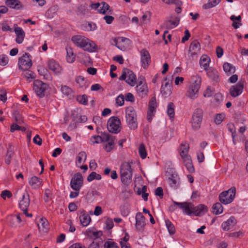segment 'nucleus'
Instances as JSON below:
<instances>
[{"label":"nucleus","instance_id":"f257e3e1","mask_svg":"<svg viewBox=\"0 0 248 248\" xmlns=\"http://www.w3.org/2000/svg\"><path fill=\"white\" fill-rule=\"evenodd\" d=\"M71 40L75 45L85 51L89 52H93L96 51L97 46L95 43L84 36L78 35H75L72 37Z\"/></svg>","mask_w":248,"mask_h":248},{"label":"nucleus","instance_id":"f03ea898","mask_svg":"<svg viewBox=\"0 0 248 248\" xmlns=\"http://www.w3.org/2000/svg\"><path fill=\"white\" fill-rule=\"evenodd\" d=\"M202 78L200 76L195 75L192 78V83L188 88L186 95L192 100L197 98L201 88Z\"/></svg>","mask_w":248,"mask_h":248},{"label":"nucleus","instance_id":"7ed1b4c3","mask_svg":"<svg viewBox=\"0 0 248 248\" xmlns=\"http://www.w3.org/2000/svg\"><path fill=\"white\" fill-rule=\"evenodd\" d=\"M126 121L129 128L135 130L138 127L137 114L133 107L129 106L125 109Z\"/></svg>","mask_w":248,"mask_h":248},{"label":"nucleus","instance_id":"20e7f679","mask_svg":"<svg viewBox=\"0 0 248 248\" xmlns=\"http://www.w3.org/2000/svg\"><path fill=\"white\" fill-rule=\"evenodd\" d=\"M236 193V188L232 186L228 190L224 191L219 195L220 202L224 204L231 203L234 200Z\"/></svg>","mask_w":248,"mask_h":248},{"label":"nucleus","instance_id":"39448f33","mask_svg":"<svg viewBox=\"0 0 248 248\" xmlns=\"http://www.w3.org/2000/svg\"><path fill=\"white\" fill-rule=\"evenodd\" d=\"M121 178L122 183L126 184L132 179V172L130 164L128 162L123 163L120 168Z\"/></svg>","mask_w":248,"mask_h":248},{"label":"nucleus","instance_id":"423d86ee","mask_svg":"<svg viewBox=\"0 0 248 248\" xmlns=\"http://www.w3.org/2000/svg\"><path fill=\"white\" fill-rule=\"evenodd\" d=\"M121 123L120 120L116 116L111 117L107 123V128L109 132L117 134L121 131Z\"/></svg>","mask_w":248,"mask_h":248},{"label":"nucleus","instance_id":"0eeeda50","mask_svg":"<svg viewBox=\"0 0 248 248\" xmlns=\"http://www.w3.org/2000/svg\"><path fill=\"white\" fill-rule=\"evenodd\" d=\"M203 113L202 108H197L194 110L191 120V125L193 129L198 130L201 127Z\"/></svg>","mask_w":248,"mask_h":248},{"label":"nucleus","instance_id":"6e6552de","mask_svg":"<svg viewBox=\"0 0 248 248\" xmlns=\"http://www.w3.org/2000/svg\"><path fill=\"white\" fill-rule=\"evenodd\" d=\"M119 79L124 80L126 83L134 86L136 83V76L134 73L128 69H124L123 70L122 76L119 78Z\"/></svg>","mask_w":248,"mask_h":248},{"label":"nucleus","instance_id":"1a4fd4ad","mask_svg":"<svg viewBox=\"0 0 248 248\" xmlns=\"http://www.w3.org/2000/svg\"><path fill=\"white\" fill-rule=\"evenodd\" d=\"M113 41L114 43V45L123 51L128 49L131 44V41L129 39L124 37L115 38L113 39Z\"/></svg>","mask_w":248,"mask_h":248},{"label":"nucleus","instance_id":"9d476101","mask_svg":"<svg viewBox=\"0 0 248 248\" xmlns=\"http://www.w3.org/2000/svg\"><path fill=\"white\" fill-rule=\"evenodd\" d=\"M48 87V85L39 80H35L33 82V90L37 96L43 98L45 96V92Z\"/></svg>","mask_w":248,"mask_h":248},{"label":"nucleus","instance_id":"9b49d317","mask_svg":"<svg viewBox=\"0 0 248 248\" xmlns=\"http://www.w3.org/2000/svg\"><path fill=\"white\" fill-rule=\"evenodd\" d=\"M174 205H177L182 210L183 213L188 216L194 215V204L191 202H179L175 201L173 202Z\"/></svg>","mask_w":248,"mask_h":248},{"label":"nucleus","instance_id":"f8f14e48","mask_svg":"<svg viewBox=\"0 0 248 248\" xmlns=\"http://www.w3.org/2000/svg\"><path fill=\"white\" fill-rule=\"evenodd\" d=\"M83 184V178L79 172L75 174L70 181V186L74 190H80Z\"/></svg>","mask_w":248,"mask_h":248},{"label":"nucleus","instance_id":"ddd939ff","mask_svg":"<svg viewBox=\"0 0 248 248\" xmlns=\"http://www.w3.org/2000/svg\"><path fill=\"white\" fill-rule=\"evenodd\" d=\"M18 65L19 68L23 70L29 69L31 66V60L30 55L26 53L25 55L19 58Z\"/></svg>","mask_w":248,"mask_h":248},{"label":"nucleus","instance_id":"4468645a","mask_svg":"<svg viewBox=\"0 0 248 248\" xmlns=\"http://www.w3.org/2000/svg\"><path fill=\"white\" fill-rule=\"evenodd\" d=\"M136 90L139 96L141 97H143L147 94L148 90L146 84L144 82L143 77L139 78Z\"/></svg>","mask_w":248,"mask_h":248},{"label":"nucleus","instance_id":"2eb2a0df","mask_svg":"<svg viewBox=\"0 0 248 248\" xmlns=\"http://www.w3.org/2000/svg\"><path fill=\"white\" fill-rule=\"evenodd\" d=\"M30 204V199L29 194L26 192L22 194V198L18 201L19 208L23 213H27Z\"/></svg>","mask_w":248,"mask_h":248},{"label":"nucleus","instance_id":"dca6fc26","mask_svg":"<svg viewBox=\"0 0 248 248\" xmlns=\"http://www.w3.org/2000/svg\"><path fill=\"white\" fill-rule=\"evenodd\" d=\"M165 83H163L160 89V92L163 97L166 98L171 93L172 82L167 81V78H164Z\"/></svg>","mask_w":248,"mask_h":248},{"label":"nucleus","instance_id":"f3484780","mask_svg":"<svg viewBox=\"0 0 248 248\" xmlns=\"http://www.w3.org/2000/svg\"><path fill=\"white\" fill-rule=\"evenodd\" d=\"M157 108L156 100L155 97L151 98L149 102L148 110L147 112V119L149 122H151L152 120V117L154 116L156 112Z\"/></svg>","mask_w":248,"mask_h":248},{"label":"nucleus","instance_id":"a211bd4d","mask_svg":"<svg viewBox=\"0 0 248 248\" xmlns=\"http://www.w3.org/2000/svg\"><path fill=\"white\" fill-rule=\"evenodd\" d=\"M244 84L242 82L239 81L237 84L232 86L230 89V93L233 97L240 95L243 92Z\"/></svg>","mask_w":248,"mask_h":248},{"label":"nucleus","instance_id":"6ab92c4d","mask_svg":"<svg viewBox=\"0 0 248 248\" xmlns=\"http://www.w3.org/2000/svg\"><path fill=\"white\" fill-rule=\"evenodd\" d=\"M140 54L141 66L145 69L148 66L150 62V55L149 52L145 49H141L140 51Z\"/></svg>","mask_w":248,"mask_h":248},{"label":"nucleus","instance_id":"aec40b11","mask_svg":"<svg viewBox=\"0 0 248 248\" xmlns=\"http://www.w3.org/2000/svg\"><path fill=\"white\" fill-rule=\"evenodd\" d=\"M200 50L201 45L197 41H194L191 43L189 46V52L192 58L194 57L197 58L198 54L200 53Z\"/></svg>","mask_w":248,"mask_h":248},{"label":"nucleus","instance_id":"412c9836","mask_svg":"<svg viewBox=\"0 0 248 248\" xmlns=\"http://www.w3.org/2000/svg\"><path fill=\"white\" fill-rule=\"evenodd\" d=\"M48 68L55 74L59 75L62 73V69L60 64L53 59L49 60L47 62Z\"/></svg>","mask_w":248,"mask_h":248},{"label":"nucleus","instance_id":"4be33fe9","mask_svg":"<svg viewBox=\"0 0 248 248\" xmlns=\"http://www.w3.org/2000/svg\"><path fill=\"white\" fill-rule=\"evenodd\" d=\"M145 225V218L140 212L137 213L136 216V227L139 230L143 229Z\"/></svg>","mask_w":248,"mask_h":248},{"label":"nucleus","instance_id":"5701e85b","mask_svg":"<svg viewBox=\"0 0 248 248\" xmlns=\"http://www.w3.org/2000/svg\"><path fill=\"white\" fill-rule=\"evenodd\" d=\"M79 218L81 225L83 227L87 226L91 220L90 216L85 210H83L80 212V215Z\"/></svg>","mask_w":248,"mask_h":248},{"label":"nucleus","instance_id":"b1692460","mask_svg":"<svg viewBox=\"0 0 248 248\" xmlns=\"http://www.w3.org/2000/svg\"><path fill=\"white\" fill-rule=\"evenodd\" d=\"M16 35V42L18 44H21L24 39L25 33L23 30L19 27H16L14 29Z\"/></svg>","mask_w":248,"mask_h":248},{"label":"nucleus","instance_id":"393cba45","mask_svg":"<svg viewBox=\"0 0 248 248\" xmlns=\"http://www.w3.org/2000/svg\"><path fill=\"white\" fill-rule=\"evenodd\" d=\"M180 19L176 17L174 19H170L165 20L164 22V26L168 29H172L177 27L179 23Z\"/></svg>","mask_w":248,"mask_h":248},{"label":"nucleus","instance_id":"a878e982","mask_svg":"<svg viewBox=\"0 0 248 248\" xmlns=\"http://www.w3.org/2000/svg\"><path fill=\"white\" fill-rule=\"evenodd\" d=\"M179 178L176 174H172L168 179V183L170 186L174 189H176L179 186Z\"/></svg>","mask_w":248,"mask_h":248},{"label":"nucleus","instance_id":"bb28decb","mask_svg":"<svg viewBox=\"0 0 248 248\" xmlns=\"http://www.w3.org/2000/svg\"><path fill=\"white\" fill-rule=\"evenodd\" d=\"M37 225L40 231L46 232L48 230V222L45 218H40Z\"/></svg>","mask_w":248,"mask_h":248},{"label":"nucleus","instance_id":"cd10ccee","mask_svg":"<svg viewBox=\"0 0 248 248\" xmlns=\"http://www.w3.org/2000/svg\"><path fill=\"white\" fill-rule=\"evenodd\" d=\"M163 1L167 4H174L176 5L175 11L177 14H180L181 12V5L182 2L180 0H162Z\"/></svg>","mask_w":248,"mask_h":248},{"label":"nucleus","instance_id":"c85d7f7f","mask_svg":"<svg viewBox=\"0 0 248 248\" xmlns=\"http://www.w3.org/2000/svg\"><path fill=\"white\" fill-rule=\"evenodd\" d=\"M210 62V58L207 55H202L200 60V64L202 68L204 70H207L209 66V63Z\"/></svg>","mask_w":248,"mask_h":248},{"label":"nucleus","instance_id":"c756f323","mask_svg":"<svg viewBox=\"0 0 248 248\" xmlns=\"http://www.w3.org/2000/svg\"><path fill=\"white\" fill-rule=\"evenodd\" d=\"M234 217H231L227 221L223 222L221 224V228L224 231H228L231 227L234 224Z\"/></svg>","mask_w":248,"mask_h":248},{"label":"nucleus","instance_id":"7c9ffc66","mask_svg":"<svg viewBox=\"0 0 248 248\" xmlns=\"http://www.w3.org/2000/svg\"><path fill=\"white\" fill-rule=\"evenodd\" d=\"M42 183V180L37 176H33L29 180L30 185L34 189L39 187Z\"/></svg>","mask_w":248,"mask_h":248},{"label":"nucleus","instance_id":"2f4dec72","mask_svg":"<svg viewBox=\"0 0 248 248\" xmlns=\"http://www.w3.org/2000/svg\"><path fill=\"white\" fill-rule=\"evenodd\" d=\"M194 215L198 216L204 214L207 211V207L203 204H200L197 206L194 205Z\"/></svg>","mask_w":248,"mask_h":248},{"label":"nucleus","instance_id":"473e14b6","mask_svg":"<svg viewBox=\"0 0 248 248\" xmlns=\"http://www.w3.org/2000/svg\"><path fill=\"white\" fill-rule=\"evenodd\" d=\"M223 68L224 72L228 76L233 74L235 71V67L228 62L224 63L223 65Z\"/></svg>","mask_w":248,"mask_h":248},{"label":"nucleus","instance_id":"72a5a7b5","mask_svg":"<svg viewBox=\"0 0 248 248\" xmlns=\"http://www.w3.org/2000/svg\"><path fill=\"white\" fill-rule=\"evenodd\" d=\"M205 70L206 71L207 75L209 78L214 81L217 80L218 78V76L217 74V72L215 69L210 67Z\"/></svg>","mask_w":248,"mask_h":248},{"label":"nucleus","instance_id":"f704fd0d","mask_svg":"<svg viewBox=\"0 0 248 248\" xmlns=\"http://www.w3.org/2000/svg\"><path fill=\"white\" fill-rule=\"evenodd\" d=\"M242 16H230V19L232 21V27L237 29L242 25L241 22Z\"/></svg>","mask_w":248,"mask_h":248},{"label":"nucleus","instance_id":"c9c22d12","mask_svg":"<svg viewBox=\"0 0 248 248\" xmlns=\"http://www.w3.org/2000/svg\"><path fill=\"white\" fill-rule=\"evenodd\" d=\"M174 107V105L172 102L169 103L167 106V113L171 121L173 120L175 116Z\"/></svg>","mask_w":248,"mask_h":248},{"label":"nucleus","instance_id":"e433bc0d","mask_svg":"<svg viewBox=\"0 0 248 248\" xmlns=\"http://www.w3.org/2000/svg\"><path fill=\"white\" fill-rule=\"evenodd\" d=\"M86 154L84 152H79L76 157V164L78 167H80V165L84 163L86 159Z\"/></svg>","mask_w":248,"mask_h":248},{"label":"nucleus","instance_id":"4c0bfd02","mask_svg":"<svg viewBox=\"0 0 248 248\" xmlns=\"http://www.w3.org/2000/svg\"><path fill=\"white\" fill-rule=\"evenodd\" d=\"M67 56L66 60L68 62L72 63L75 60V56L73 53V51L71 47L66 48Z\"/></svg>","mask_w":248,"mask_h":248},{"label":"nucleus","instance_id":"58836bf2","mask_svg":"<svg viewBox=\"0 0 248 248\" xmlns=\"http://www.w3.org/2000/svg\"><path fill=\"white\" fill-rule=\"evenodd\" d=\"M213 212L216 215H218L222 213L223 212V206L221 203L219 202H217L214 204L212 207Z\"/></svg>","mask_w":248,"mask_h":248},{"label":"nucleus","instance_id":"ea45409f","mask_svg":"<svg viewBox=\"0 0 248 248\" xmlns=\"http://www.w3.org/2000/svg\"><path fill=\"white\" fill-rule=\"evenodd\" d=\"M184 164L189 172L192 173L194 171V168L192 164V161L190 158H187L184 160Z\"/></svg>","mask_w":248,"mask_h":248},{"label":"nucleus","instance_id":"a19ab883","mask_svg":"<svg viewBox=\"0 0 248 248\" xmlns=\"http://www.w3.org/2000/svg\"><path fill=\"white\" fill-rule=\"evenodd\" d=\"M221 0H208V2L203 5L204 9H210L217 6Z\"/></svg>","mask_w":248,"mask_h":248},{"label":"nucleus","instance_id":"79ce46f5","mask_svg":"<svg viewBox=\"0 0 248 248\" xmlns=\"http://www.w3.org/2000/svg\"><path fill=\"white\" fill-rule=\"evenodd\" d=\"M13 117L16 123L19 124H24V122L23 118L20 114V113H19V112H18V111H15L14 112V113H13Z\"/></svg>","mask_w":248,"mask_h":248},{"label":"nucleus","instance_id":"37998d69","mask_svg":"<svg viewBox=\"0 0 248 248\" xmlns=\"http://www.w3.org/2000/svg\"><path fill=\"white\" fill-rule=\"evenodd\" d=\"M99 10V13L102 14H105L106 13L109 14L110 11L109 10V6L106 2H102L101 5Z\"/></svg>","mask_w":248,"mask_h":248},{"label":"nucleus","instance_id":"c03bdc74","mask_svg":"<svg viewBox=\"0 0 248 248\" xmlns=\"http://www.w3.org/2000/svg\"><path fill=\"white\" fill-rule=\"evenodd\" d=\"M165 224L169 233L174 234L175 232V229L171 222L169 219H167L165 220Z\"/></svg>","mask_w":248,"mask_h":248},{"label":"nucleus","instance_id":"a18cd8bd","mask_svg":"<svg viewBox=\"0 0 248 248\" xmlns=\"http://www.w3.org/2000/svg\"><path fill=\"white\" fill-rule=\"evenodd\" d=\"M102 178L101 175L97 173L95 171L92 172L87 177V181L88 182H92L93 180H100Z\"/></svg>","mask_w":248,"mask_h":248},{"label":"nucleus","instance_id":"49530a36","mask_svg":"<svg viewBox=\"0 0 248 248\" xmlns=\"http://www.w3.org/2000/svg\"><path fill=\"white\" fill-rule=\"evenodd\" d=\"M6 3L10 8L19 9V2L16 0H6Z\"/></svg>","mask_w":248,"mask_h":248},{"label":"nucleus","instance_id":"de8ad7c7","mask_svg":"<svg viewBox=\"0 0 248 248\" xmlns=\"http://www.w3.org/2000/svg\"><path fill=\"white\" fill-rule=\"evenodd\" d=\"M139 153L140 157L142 159H145L147 156V151L143 143H141L140 145L139 148Z\"/></svg>","mask_w":248,"mask_h":248},{"label":"nucleus","instance_id":"09e8293b","mask_svg":"<svg viewBox=\"0 0 248 248\" xmlns=\"http://www.w3.org/2000/svg\"><path fill=\"white\" fill-rule=\"evenodd\" d=\"M100 136L101 140L102 142H109L111 140H115V137L110 135L107 133H103Z\"/></svg>","mask_w":248,"mask_h":248},{"label":"nucleus","instance_id":"8fccbe9b","mask_svg":"<svg viewBox=\"0 0 248 248\" xmlns=\"http://www.w3.org/2000/svg\"><path fill=\"white\" fill-rule=\"evenodd\" d=\"M14 154L13 150L11 149V147L8 149L7 154L5 158V162L6 164L9 165L11 163V159Z\"/></svg>","mask_w":248,"mask_h":248},{"label":"nucleus","instance_id":"3c124183","mask_svg":"<svg viewBox=\"0 0 248 248\" xmlns=\"http://www.w3.org/2000/svg\"><path fill=\"white\" fill-rule=\"evenodd\" d=\"M77 101L81 104L87 105L88 104V96L86 94L78 95L77 98Z\"/></svg>","mask_w":248,"mask_h":248},{"label":"nucleus","instance_id":"603ef678","mask_svg":"<svg viewBox=\"0 0 248 248\" xmlns=\"http://www.w3.org/2000/svg\"><path fill=\"white\" fill-rule=\"evenodd\" d=\"M104 247V248H119L117 244L111 240L106 241Z\"/></svg>","mask_w":248,"mask_h":248},{"label":"nucleus","instance_id":"864d4df0","mask_svg":"<svg viewBox=\"0 0 248 248\" xmlns=\"http://www.w3.org/2000/svg\"><path fill=\"white\" fill-rule=\"evenodd\" d=\"M114 226L113 221L111 218H107L105 222V228L108 230H111Z\"/></svg>","mask_w":248,"mask_h":248},{"label":"nucleus","instance_id":"5fc2aeb1","mask_svg":"<svg viewBox=\"0 0 248 248\" xmlns=\"http://www.w3.org/2000/svg\"><path fill=\"white\" fill-rule=\"evenodd\" d=\"M121 214L124 217L127 216L130 212L129 207L128 205H124L121 208Z\"/></svg>","mask_w":248,"mask_h":248},{"label":"nucleus","instance_id":"6e6d98bb","mask_svg":"<svg viewBox=\"0 0 248 248\" xmlns=\"http://www.w3.org/2000/svg\"><path fill=\"white\" fill-rule=\"evenodd\" d=\"M114 147V140H111L110 141L108 142L107 144L105 146V149L106 152H111Z\"/></svg>","mask_w":248,"mask_h":248},{"label":"nucleus","instance_id":"4d7b16f0","mask_svg":"<svg viewBox=\"0 0 248 248\" xmlns=\"http://www.w3.org/2000/svg\"><path fill=\"white\" fill-rule=\"evenodd\" d=\"M227 128L228 131H229L232 133V137H235L236 136L235 128L233 124H227Z\"/></svg>","mask_w":248,"mask_h":248},{"label":"nucleus","instance_id":"13d9d810","mask_svg":"<svg viewBox=\"0 0 248 248\" xmlns=\"http://www.w3.org/2000/svg\"><path fill=\"white\" fill-rule=\"evenodd\" d=\"M9 61L7 56L2 54L0 55V65L2 66L6 65Z\"/></svg>","mask_w":248,"mask_h":248},{"label":"nucleus","instance_id":"bf43d9fd","mask_svg":"<svg viewBox=\"0 0 248 248\" xmlns=\"http://www.w3.org/2000/svg\"><path fill=\"white\" fill-rule=\"evenodd\" d=\"M124 97L123 94H120L116 98V103L119 106H122L124 104Z\"/></svg>","mask_w":248,"mask_h":248},{"label":"nucleus","instance_id":"052dcab7","mask_svg":"<svg viewBox=\"0 0 248 248\" xmlns=\"http://www.w3.org/2000/svg\"><path fill=\"white\" fill-rule=\"evenodd\" d=\"M51 191L49 189H46L45 191V197L44 200L45 202H47L51 199Z\"/></svg>","mask_w":248,"mask_h":248},{"label":"nucleus","instance_id":"680f3d73","mask_svg":"<svg viewBox=\"0 0 248 248\" xmlns=\"http://www.w3.org/2000/svg\"><path fill=\"white\" fill-rule=\"evenodd\" d=\"M189 147L187 146L184 149H183L180 152V155L182 158L185 160V159L187 158H189V156L187 155Z\"/></svg>","mask_w":248,"mask_h":248},{"label":"nucleus","instance_id":"e2e57ef3","mask_svg":"<svg viewBox=\"0 0 248 248\" xmlns=\"http://www.w3.org/2000/svg\"><path fill=\"white\" fill-rule=\"evenodd\" d=\"M0 100L3 102L7 100L6 92L3 88L0 89Z\"/></svg>","mask_w":248,"mask_h":248},{"label":"nucleus","instance_id":"0e129e2a","mask_svg":"<svg viewBox=\"0 0 248 248\" xmlns=\"http://www.w3.org/2000/svg\"><path fill=\"white\" fill-rule=\"evenodd\" d=\"M224 118V116L222 114H217L215 118V122L217 124H219L221 123Z\"/></svg>","mask_w":248,"mask_h":248},{"label":"nucleus","instance_id":"69168bd1","mask_svg":"<svg viewBox=\"0 0 248 248\" xmlns=\"http://www.w3.org/2000/svg\"><path fill=\"white\" fill-rule=\"evenodd\" d=\"M58 10V7L57 5H54L51 6L47 11L46 13L47 15H54L56 14Z\"/></svg>","mask_w":248,"mask_h":248},{"label":"nucleus","instance_id":"338daca9","mask_svg":"<svg viewBox=\"0 0 248 248\" xmlns=\"http://www.w3.org/2000/svg\"><path fill=\"white\" fill-rule=\"evenodd\" d=\"M213 94V91L209 86L207 87L203 95L205 97H210L212 96Z\"/></svg>","mask_w":248,"mask_h":248},{"label":"nucleus","instance_id":"774afa93","mask_svg":"<svg viewBox=\"0 0 248 248\" xmlns=\"http://www.w3.org/2000/svg\"><path fill=\"white\" fill-rule=\"evenodd\" d=\"M62 92L67 95H69L71 92V89L66 85L62 86L61 87Z\"/></svg>","mask_w":248,"mask_h":248}]
</instances>
